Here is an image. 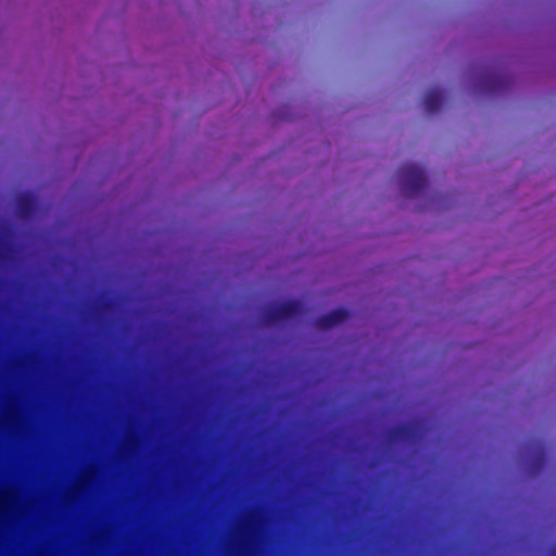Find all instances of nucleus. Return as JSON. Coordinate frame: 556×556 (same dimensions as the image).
<instances>
[{
	"mask_svg": "<svg viewBox=\"0 0 556 556\" xmlns=\"http://www.w3.org/2000/svg\"><path fill=\"white\" fill-rule=\"evenodd\" d=\"M303 313V306L299 301L290 300L267 308L264 320L268 325L296 319Z\"/></svg>",
	"mask_w": 556,
	"mask_h": 556,
	"instance_id": "nucleus-1",
	"label": "nucleus"
},
{
	"mask_svg": "<svg viewBox=\"0 0 556 556\" xmlns=\"http://www.w3.org/2000/svg\"><path fill=\"white\" fill-rule=\"evenodd\" d=\"M401 185L408 195H414L424 190L427 179L424 170L414 163H407L401 166L400 170Z\"/></svg>",
	"mask_w": 556,
	"mask_h": 556,
	"instance_id": "nucleus-2",
	"label": "nucleus"
},
{
	"mask_svg": "<svg viewBox=\"0 0 556 556\" xmlns=\"http://www.w3.org/2000/svg\"><path fill=\"white\" fill-rule=\"evenodd\" d=\"M350 317V312L346 308L339 307L332 309L331 312L319 316L315 324L318 328L328 330L331 329L344 321H346Z\"/></svg>",
	"mask_w": 556,
	"mask_h": 556,
	"instance_id": "nucleus-3",
	"label": "nucleus"
},
{
	"mask_svg": "<svg viewBox=\"0 0 556 556\" xmlns=\"http://www.w3.org/2000/svg\"><path fill=\"white\" fill-rule=\"evenodd\" d=\"M15 205L17 215L24 220L31 219L36 213V199L31 193L24 192L16 197Z\"/></svg>",
	"mask_w": 556,
	"mask_h": 556,
	"instance_id": "nucleus-4",
	"label": "nucleus"
},
{
	"mask_svg": "<svg viewBox=\"0 0 556 556\" xmlns=\"http://www.w3.org/2000/svg\"><path fill=\"white\" fill-rule=\"evenodd\" d=\"M417 434V427L414 424H402L393 427L389 431V438L393 442L409 443Z\"/></svg>",
	"mask_w": 556,
	"mask_h": 556,
	"instance_id": "nucleus-5",
	"label": "nucleus"
},
{
	"mask_svg": "<svg viewBox=\"0 0 556 556\" xmlns=\"http://www.w3.org/2000/svg\"><path fill=\"white\" fill-rule=\"evenodd\" d=\"M443 103L442 92L439 88L431 89L424 98V106L428 113L438 112Z\"/></svg>",
	"mask_w": 556,
	"mask_h": 556,
	"instance_id": "nucleus-6",
	"label": "nucleus"
},
{
	"mask_svg": "<svg viewBox=\"0 0 556 556\" xmlns=\"http://www.w3.org/2000/svg\"><path fill=\"white\" fill-rule=\"evenodd\" d=\"M494 85H495L496 87H497V86H501V85H502V81H500V80H495V81H494Z\"/></svg>",
	"mask_w": 556,
	"mask_h": 556,
	"instance_id": "nucleus-7",
	"label": "nucleus"
}]
</instances>
